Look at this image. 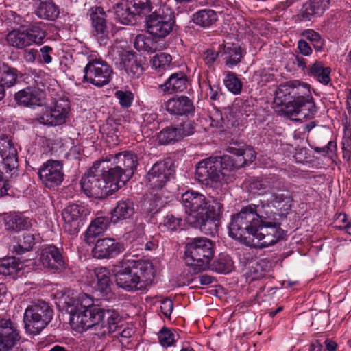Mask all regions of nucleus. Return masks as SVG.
Wrapping results in <instances>:
<instances>
[{"label": "nucleus", "mask_w": 351, "mask_h": 351, "mask_svg": "<svg viewBox=\"0 0 351 351\" xmlns=\"http://www.w3.org/2000/svg\"><path fill=\"white\" fill-rule=\"evenodd\" d=\"M158 139L160 144L167 145L180 140V135L176 127H167L158 133Z\"/></svg>", "instance_id": "obj_45"}, {"label": "nucleus", "mask_w": 351, "mask_h": 351, "mask_svg": "<svg viewBox=\"0 0 351 351\" xmlns=\"http://www.w3.org/2000/svg\"><path fill=\"white\" fill-rule=\"evenodd\" d=\"M102 160L108 162L109 175L119 185L121 182L124 184L130 179L138 165L137 156L129 151L110 155Z\"/></svg>", "instance_id": "obj_9"}, {"label": "nucleus", "mask_w": 351, "mask_h": 351, "mask_svg": "<svg viewBox=\"0 0 351 351\" xmlns=\"http://www.w3.org/2000/svg\"><path fill=\"white\" fill-rule=\"evenodd\" d=\"M177 132H179L180 139L184 136L191 135L195 132V123L191 121H186L176 127Z\"/></svg>", "instance_id": "obj_56"}, {"label": "nucleus", "mask_w": 351, "mask_h": 351, "mask_svg": "<svg viewBox=\"0 0 351 351\" xmlns=\"http://www.w3.org/2000/svg\"><path fill=\"white\" fill-rule=\"evenodd\" d=\"M59 9L51 1H42L35 10V14L38 17L46 20H55L59 15Z\"/></svg>", "instance_id": "obj_37"}, {"label": "nucleus", "mask_w": 351, "mask_h": 351, "mask_svg": "<svg viewBox=\"0 0 351 351\" xmlns=\"http://www.w3.org/2000/svg\"><path fill=\"white\" fill-rule=\"evenodd\" d=\"M122 243L112 238L98 239L92 250L93 256L97 259H110L117 256L124 251Z\"/></svg>", "instance_id": "obj_22"}, {"label": "nucleus", "mask_w": 351, "mask_h": 351, "mask_svg": "<svg viewBox=\"0 0 351 351\" xmlns=\"http://www.w3.org/2000/svg\"><path fill=\"white\" fill-rule=\"evenodd\" d=\"M265 265H266L265 261L261 260L252 267L251 272L254 275V278H260L265 275V269H263Z\"/></svg>", "instance_id": "obj_59"}, {"label": "nucleus", "mask_w": 351, "mask_h": 351, "mask_svg": "<svg viewBox=\"0 0 351 351\" xmlns=\"http://www.w3.org/2000/svg\"><path fill=\"white\" fill-rule=\"evenodd\" d=\"M330 0H309L304 5L306 16L322 15L328 8Z\"/></svg>", "instance_id": "obj_44"}, {"label": "nucleus", "mask_w": 351, "mask_h": 351, "mask_svg": "<svg viewBox=\"0 0 351 351\" xmlns=\"http://www.w3.org/2000/svg\"><path fill=\"white\" fill-rule=\"evenodd\" d=\"M265 208H269L268 204H251L232 215L228 226L229 235L246 245H255L254 237L260 227L261 218L265 219Z\"/></svg>", "instance_id": "obj_4"}, {"label": "nucleus", "mask_w": 351, "mask_h": 351, "mask_svg": "<svg viewBox=\"0 0 351 351\" xmlns=\"http://www.w3.org/2000/svg\"><path fill=\"white\" fill-rule=\"evenodd\" d=\"M112 73L111 66L105 61L91 60L84 69L83 81L101 87L110 82Z\"/></svg>", "instance_id": "obj_13"}, {"label": "nucleus", "mask_w": 351, "mask_h": 351, "mask_svg": "<svg viewBox=\"0 0 351 351\" xmlns=\"http://www.w3.org/2000/svg\"><path fill=\"white\" fill-rule=\"evenodd\" d=\"M92 26L93 35L100 45H106L108 40L109 30L106 24V14L104 9L99 6L90 8L88 11Z\"/></svg>", "instance_id": "obj_21"}, {"label": "nucleus", "mask_w": 351, "mask_h": 351, "mask_svg": "<svg viewBox=\"0 0 351 351\" xmlns=\"http://www.w3.org/2000/svg\"><path fill=\"white\" fill-rule=\"evenodd\" d=\"M45 36V31L40 24H33L25 30L14 29L10 32L6 36V41L10 46L23 49L33 43H42Z\"/></svg>", "instance_id": "obj_12"}, {"label": "nucleus", "mask_w": 351, "mask_h": 351, "mask_svg": "<svg viewBox=\"0 0 351 351\" xmlns=\"http://www.w3.org/2000/svg\"><path fill=\"white\" fill-rule=\"evenodd\" d=\"M121 63L123 64L125 71L132 77L138 78L143 71V66L138 60L137 55L133 51H123L121 55Z\"/></svg>", "instance_id": "obj_31"}, {"label": "nucleus", "mask_w": 351, "mask_h": 351, "mask_svg": "<svg viewBox=\"0 0 351 351\" xmlns=\"http://www.w3.org/2000/svg\"><path fill=\"white\" fill-rule=\"evenodd\" d=\"M173 309V302L170 299H165L161 302L160 310L166 317H169Z\"/></svg>", "instance_id": "obj_62"}, {"label": "nucleus", "mask_w": 351, "mask_h": 351, "mask_svg": "<svg viewBox=\"0 0 351 351\" xmlns=\"http://www.w3.org/2000/svg\"><path fill=\"white\" fill-rule=\"evenodd\" d=\"M0 155L2 158V167L6 171H11L17 167V152L10 141H5L0 147Z\"/></svg>", "instance_id": "obj_30"}, {"label": "nucleus", "mask_w": 351, "mask_h": 351, "mask_svg": "<svg viewBox=\"0 0 351 351\" xmlns=\"http://www.w3.org/2000/svg\"><path fill=\"white\" fill-rule=\"evenodd\" d=\"M211 120L210 125L212 127L223 128L225 127H229L228 121H226L222 117L221 112L219 111L215 112L210 117Z\"/></svg>", "instance_id": "obj_57"}, {"label": "nucleus", "mask_w": 351, "mask_h": 351, "mask_svg": "<svg viewBox=\"0 0 351 351\" xmlns=\"http://www.w3.org/2000/svg\"><path fill=\"white\" fill-rule=\"evenodd\" d=\"M86 214L87 210L82 206L73 204L66 206L62 212L64 231L72 237L77 236L85 223Z\"/></svg>", "instance_id": "obj_16"}, {"label": "nucleus", "mask_w": 351, "mask_h": 351, "mask_svg": "<svg viewBox=\"0 0 351 351\" xmlns=\"http://www.w3.org/2000/svg\"><path fill=\"white\" fill-rule=\"evenodd\" d=\"M233 262L231 258L225 254H221L218 259L215 261L212 265V269L218 273L227 274L232 271Z\"/></svg>", "instance_id": "obj_48"}, {"label": "nucleus", "mask_w": 351, "mask_h": 351, "mask_svg": "<svg viewBox=\"0 0 351 351\" xmlns=\"http://www.w3.org/2000/svg\"><path fill=\"white\" fill-rule=\"evenodd\" d=\"M330 67H324L322 62L316 61L307 69V74L326 85L330 82Z\"/></svg>", "instance_id": "obj_39"}, {"label": "nucleus", "mask_w": 351, "mask_h": 351, "mask_svg": "<svg viewBox=\"0 0 351 351\" xmlns=\"http://www.w3.org/2000/svg\"><path fill=\"white\" fill-rule=\"evenodd\" d=\"M128 2L136 16L146 14L152 10L149 0H128Z\"/></svg>", "instance_id": "obj_50"}, {"label": "nucleus", "mask_w": 351, "mask_h": 351, "mask_svg": "<svg viewBox=\"0 0 351 351\" xmlns=\"http://www.w3.org/2000/svg\"><path fill=\"white\" fill-rule=\"evenodd\" d=\"M53 314L52 308L43 300L29 305L24 313L26 331L33 335L39 334L50 323Z\"/></svg>", "instance_id": "obj_10"}, {"label": "nucleus", "mask_w": 351, "mask_h": 351, "mask_svg": "<svg viewBox=\"0 0 351 351\" xmlns=\"http://www.w3.org/2000/svg\"><path fill=\"white\" fill-rule=\"evenodd\" d=\"M115 97L119 100L120 105L123 108H129L134 99V94L130 91L117 90L115 93Z\"/></svg>", "instance_id": "obj_52"}, {"label": "nucleus", "mask_w": 351, "mask_h": 351, "mask_svg": "<svg viewBox=\"0 0 351 351\" xmlns=\"http://www.w3.org/2000/svg\"><path fill=\"white\" fill-rule=\"evenodd\" d=\"M97 281L110 280V271L105 267H97L94 270Z\"/></svg>", "instance_id": "obj_61"}, {"label": "nucleus", "mask_w": 351, "mask_h": 351, "mask_svg": "<svg viewBox=\"0 0 351 351\" xmlns=\"http://www.w3.org/2000/svg\"><path fill=\"white\" fill-rule=\"evenodd\" d=\"M116 19L123 25H134L136 21V15L130 5L125 3H117L114 6Z\"/></svg>", "instance_id": "obj_35"}, {"label": "nucleus", "mask_w": 351, "mask_h": 351, "mask_svg": "<svg viewBox=\"0 0 351 351\" xmlns=\"http://www.w3.org/2000/svg\"><path fill=\"white\" fill-rule=\"evenodd\" d=\"M182 225V219L177 217L172 214H167L164 217L162 221L159 223V228L162 232H173L180 228Z\"/></svg>", "instance_id": "obj_47"}, {"label": "nucleus", "mask_w": 351, "mask_h": 351, "mask_svg": "<svg viewBox=\"0 0 351 351\" xmlns=\"http://www.w3.org/2000/svg\"><path fill=\"white\" fill-rule=\"evenodd\" d=\"M166 109L171 114L189 116L193 114L195 107L188 97L181 96L169 99Z\"/></svg>", "instance_id": "obj_27"}, {"label": "nucleus", "mask_w": 351, "mask_h": 351, "mask_svg": "<svg viewBox=\"0 0 351 351\" xmlns=\"http://www.w3.org/2000/svg\"><path fill=\"white\" fill-rule=\"evenodd\" d=\"M116 285L125 291H145L152 285L155 269L152 263L143 260H123L114 270Z\"/></svg>", "instance_id": "obj_3"}, {"label": "nucleus", "mask_w": 351, "mask_h": 351, "mask_svg": "<svg viewBox=\"0 0 351 351\" xmlns=\"http://www.w3.org/2000/svg\"><path fill=\"white\" fill-rule=\"evenodd\" d=\"M145 29L153 38L161 40L167 37L176 26V16L173 9L162 4L145 18Z\"/></svg>", "instance_id": "obj_8"}, {"label": "nucleus", "mask_w": 351, "mask_h": 351, "mask_svg": "<svg viewBox=\"0 0 351 351\" xmlns=\"http://www.w3.org/2000/svg\"><path fill=\"white\" fill-rule=\"evenodd\" d=\"M34 243V235L31 233H24L22 235L14 237L10 247L13 252L22 254L31 250Z\"/></svg>", "instance_id": "obj_33"}, {"label": "nucleus", "mask_w": 351, "mask_h": 351, "mask_svg": "<svg viewBox=\"0 0 351 351\" xmlns=\"http://www.w3.org/2000/svg\"><path fill=\"white\" fill-rule=\"evenodd\" d=\"M40 51L39 58H42V60H40V62L43 61L45 64H49L52 62V57L51 56V53L53 51L52 47L45 45L40 49Z\"/></svg>", "instance_id": "obj_60"}, {"label": "nucleus", "mask_w": 351, "mask_h": 351, "mask_svg": "<svg viewBox=\"0 0 351 351\" xmlns=\"http://www.w3.org/2000/svg\"><path fill=\"white\" fill-rule=\"evenodd\" d=\"M293 202V197L289 192L279 193L274 191L271 193L270 200L267 204L276 209L278 212L276 215H278L281 219H285L291 210ZM269 210H271V206H269Z\"/></svg>", "instance_id": "obj_25"}, {"label": "nucleus", "mask_w": 351, "mask_h": 351, "mask_svg": "<svg viewBox=\"0 0 351 351\" xmlns=\"http://www.w3.org/2000/svg\"><path fill=\"white\" fill-rule=\"evenodd\" d=\"M101 308L93 304H88L76 306L71 310V320L75 322L83 330L99 327L101 320Z\"/></svg>", "instance_id": "obj_14"}, {"label": "nucleus", "mask_w": 351, "mask_h": 351, "mask_svg": "<svg viewBox=\"0 0 351 351\" xmlns=\"http://www.w3.org/2000/svg\"><path fill=\"white\" fill-rule=\"evenodd\" d=\"M269 210V208H265V219L261 218L260 227L254 237V240L262 241L261 247L273 245L285 235V231L281 228V223L276 218V213Z\"/></svg>", "instance_id": "obj_11"}, {"label": "nucleus", "mask_w": 351, "mask_h": 351, "mask_svg": "<svg viewBox=\"0 0 351 351\" xmlns=\"http://www.w3.org/2000/svg\"><path fill=\"white\" fill-rule=\"evenodd\" d=\"M175 169L171 159L155 163L147 174V184L152 189H161L173 176Z\"/></svg>", "instance_id": "obj_17"}, {"label": "nucleus", "mask_w": 351, "mask_h": 351, "mask_svg": "<svg viewBox=\"0 0 351 351\" xmlns=\"http://www.w3.org/2000/svg\"><path fill=\"white\" fill-rule=\"evenodd\" d=\"M6 229L19 231L30 228L31 221L21 213H10L5 219Z\"/></svg>", "instance_id": "obj_36"}, {"label": "nucleus", "mask_w": 351, "mask_h": 351, "mask_svg": "<svg viewBox=\"0 0 351 351\" xmlns=\"http://www.w3.org/2000/svg\"><path fill=\"white\" fill-rule=\"evenodd\" d=\"M108 165L102 160L95 161L87 174L82 178L81 187L88 197L104 198L120 188L118 182L109 175Z\"/></svg>", "instance_id": "obj_5"}, {"label": "nucleus", "mask_w": 351, "mask_h": 351, "mask_svg": "<svg viewBox=\"0 0 351 351\" xmlns=\"http://www.w3.org/2000/svg\"><path fill=\"white\" fill-rule=\"evenodd\" d=\"M101 315L99 326L103 328L101 335H105L117 331L121 321L119 313L115 310L101 308Z\"/></svg>", "instance_id": "obj_29"}, {"label": "nucleus", "mask_w": 351, "mask_h": 351, "mask_svg": "<svg viewBox=\"0 0 351 351\" xmlns=\"http://www.w3.org/2000/svg\"><path fill=\"white\" fill-rule=\"evenodd\" d=\"M39 261L42 265L52 270H62L66 262L60 250L54 245H49L41 250Z\"/></svg>", "instance_id": "obj_24"}, {"label": "nucleus", "mask_w": 351, "mask_h": 351, "mask_svg": "<svg viewBox=\"0 0 351 351\" xmlns=\"http://www.w3.org/2000/svg\"><path fill=\"white\" fill-rule=\"evenodd\" d=\"M96 289L105 300H110L114 298V294L112 291V282L110 280L97 281Z\"/></svg>", "instance_id": "obj_51"}, {"label": "nucleus", "mask_w": 351, "mask_h": 351, "mask_svg": "<svg viewBox=\"0 0 351 351\" xmlns=\"http://www.w3.org/2000/svg\"><path fill=\"white\" fill-rule=\"evenodd\" d=\"M224 85L227 89L234 95H238L241 92L243 83L237 77L235 73L227 71L223 80Z\"/></svg>", "instance_id": "obj_46"}, {"label": "nucleus", "mask_w": 351, "mask_h": 351, "mask_svg": "<svg viewBox=\"0 0 351 351\" xmlns=\"http://www.w3.org/2000/svg\"><path fill=\"white\" fill-rule=\"evenodd\" d=\"M284 184L282 182L275 176L259 177L252 180L249 187L251 190L256 191L259 193H265L280 191Z\"/></svg>", "instance_id": "obj_26"}, {"label": "nucleus", "mask_w": 351, "mask_h": 351, "mask_svg": "<svg viewBox=\"0 0 351 351\" xmlns=\"http://www.w3.org/2000/svg\"><path fill=\"white\" fill-rule=\"evenodd\" d=\"M135 213L134 204L132 199H125L119 201L111 212V221L117 223L120 221L131 218Z\"/></svg>", "instance_id": "obj_28"}, {"label": "nucleus", "mask_w": 351, "mask_h": 351, "mask_svg": "<svg viewBox=\"0 0 351 351\" xmlns=\"http://www.w3.org/2000/svg\"><path fill=\"white\" fill-rule=\"evenodd\" d=\"M228 152L234 155L237 158L231 156V168L232 172L245 165L251 163L256 158V152L252 148L248 147L243 143H231L227 148Z\"/></svg>", "instance_id": "obj_23"}, {"label": "nucleus", "mask_w": 351, "mask_h": 351, "mask_svg": "<svg viewBox=\"0 0 351 351\" xmlns=\"http://www.w3.org/2000/svg\"><path fill=\"white\" fill-rule=\"evenodd\" d=\"M274 104L282 115L295 120L312 118L317 112L308 85L298 80L280 84Z\"/></svg>", "instance_id": "obj_1"}, {"label": "nucleus", "mask_w": 351, "mask_h": 351, "mask_svg": "<svg viewBox=\"0 0 351 351\" xmlns=\"http://www.w3.org/2000/svg\"><path fill=\"white\" fill-rule=\"evenodd\" d=\"M304 36L306 39L311 41L316 51H321L322 49L324 41L318 33L313 30L309 29L305 32Z\"/></svg>", "instance_id": "obj_53"}, {"label": "nucleus", "mask_w": 351, "mask_h": 351, "mask_svg": "<svg viewBox=\"0 0 351 351\" xmlns=\"http://www.w3.org/2000/svg\"><path fill=\"white\" fill-rule=\"evenodd\" d=\"M17 324L10 318L0 319V351H11L20 342Z\"/></svg>", "instance_id": "obj_19"}, {"label": "nucleus", "mask_w": 351, "mask_h": 351, "mask_svg": "<svg viewBox=\"0 0 351 351\" xmlns=\"http://www.w3.org/2000/svg\"><path fill=\"white\" fill-rule=\"evenodd\" d=\"M38 56V50L35 49H25L23 52V59L29 63H33Z\"/></svg>", "instance_id": "obj_63"}, {"label": "nucleus", "mask_w": 351, "mask_h": 351, "mask_svg": "<svg viewBox=\"0 0 351 351\" xmlns=\"http://www.w3.org/2000/svg\"><path fill=\"white\" fill-rule=\"evenodd\" d=\"M171 56L167 53L155 55L152 59V66L158 71H162L171 66Z\"/></svg>", "instance_id": "obj_49"}, {"label": "nucleus", "mask_w": 351, "mask_h": 351, "mask_svg": "<svg viewBox=\"0 0 351 351\" xmlns=\"http://www.w3.org/2000/svg\"><path fill=\"white\" fill-rule=\"evenodd\" d=\"M23 267V263L15 257H8L0 262V274L5 276H14Z\"/></svg>", "instance_id": "obj_43"}, {"label": "nucleus", "mask_w": 351, "mask_h": 351, "mask_svg": "<svg viewBox=\"0 0 351 351\" xmlns=\"http://www.w3.org/2000/svg\"><path fill=\"white\" fill-rule=\"evenodd\" d=\"M110 224L108 218L100 217L95 218L89 225L85 233L87 242L89 239L103 234Z\"/></svg>", "instance_id": "obj_40"}, {"label": "nucleus", "mask_w": 351, "mask_h": 351, "mask_svg": "<svg viewBox=\"0 0 351 351\" xmlns=\"http://www.w3.org/2000/svg\"><path fill=\"white\" fill-rule=\"evenodd\" d=\"M181 201L189 224L206 235L214 236L217 232L223 204L217 201H208L204 195L194 191L183 193Z\"/></svg>", "instance_id": "obj_2"}, {"label": "nucleus", "mask_w": 351, "mask_h": 351, "mask_svg": "<svg viewBox=\"0 0 351 351\" xmlns=\"http://www.w3.org/2000/svg\"><path fill=\"white\" fill-rule=\"evenodd\" d=\"M38 174L46 187L53 189L64 180L63 164L59 160H49L41 166Z\"/></svg>", "instance_id": "obj_18"}, {"label": "nucleus", "mask_w": 351, "mask_h": 351, "mask_svg": "<svg viewBox=\"0 0 351 351\" xmlns=\"http://www.w3.org/2000/svg\"><path fill=\"white\" fill-rule=\"evenodd\" d=\"M134 47L138 51L152 53L158 49V44L155 38L147 36L143 34L137 35L134 43Z\"/></svg>", "instance_id": "obj_42"}, {"label": "nucleus", "mask_w": 351, "mask_h": 351, "mask_svg": "<svg viewBox=\"0 0 351 351\" xmlns=\"http://www.w3.org/2000/svg\"><path fill=\"white\" fill-rule=\"evenodd\" d=\"M298 49L304 56H309L312 53L310 45L304 40H300L298 43Z\"/></svg>", "instance_id": "obj_64"}, {"label": "nucleus", "mask_w": 351, "mask_h": 351, "mask_svg": "<svg viewBox=\"0 0 351 351\" xmlns=\"http://www.w3.org/2000/svg\"><path fill=\"white\" fill-rule=\"evenodd\" d=\"M174 337L175 335L167 328H163L158 333L159 341L163 347L171 346L175 341Z\"/></svg>", "instance_id": "obj_55"}, {"label": "nucleus", "mask_w": 351, "mask_h": 351, "mask_svg": "<svg viewBox=\"0 0 351 351\" xmlns=\"http://www.w3.org/2000/svg\"><path fill=\"white\" fill-rule=\"evenodd\" d=\"M232 167L230 156H210L197 163L195 177L206 187H217L223 181L228 182L231 180Z\"/></svg>", "instance_id": "obj_6"}, {"label": "nucleus", "mask_w": 351, "mask_h": 351, "mask_svg": "<svg viewBox=\"0 0 351 351\" xmlns=\"http://www.w3.org/2000/svg\"><path fill=\"white\" fill-rule=\"evenodd\" d=\"M223 53L225 56L226 65L228 68H232L237 65L242 60L243 52L241 47L232 44L231 45H224Z\"/></svg>", "instance_id": "obj_41"}, {"label": "nucleus", "mask_w": 351, "mask_h": 351, "mask_svg": "<svg viewBox=\"0 0 351 351\" xmlns=\"http://www.w3.org/2000/svg\"><path fill=\"white\" fill-rule=\"evenodd\" d=\"M160 88L164 92L169 93L183 92L187 88L186 75L182 72L174 73L160 85Z\"/></svg>", "instance_id": "obj_32"}, {"label": "nucleus", "mask_w": 351, "mask_h": 351, "mask_svg": "<svg viewBox=\"0 0 351 351\" xmlns=\"http://www.w3.org/2000/svg\"><path fill=\"white\" fill-rule=\"evenodd\" d=\"M219 52L212 49L205 50L202 54V58L208 68H213L219 58Z\"/></svg>", "instance_id": "obj_54"}, {"label": "nucleus", "mask_w": 351, "mask_h": 351, "mask_svg": "<svg viewBox=\"0 0 351 351\" xmlns=\"http://www.w3.org/2000/svg\"><path fill=\"white\" fill-rule=\"evenodd\" d=\"M218 19L217 12L211 9H203L193 15V21L202 27H208L216 23Z\"/></svg>", "instance_id": "obj_38"}, {"label": "nucleus", "mask_w": 351, "mask_h": 351, "mask_svg": "<svg viewBox=\"0 0 351 351\" xmlns=\"http://www.w3.org/2000/svg\"><path fill=\"white\" fill-rule=\"evenodd\" d=\"M48 77L43 75L35 80L37 88L27 87L15 93L14 99L19 105L25 106H40L44 92L49 88Z\"/></svg>", "instance_id": "obj_15"}, {"label": "nucleus", "mask_w": 351, "mask_h": 351, "mask_svg": "<svg viewBox=\"0 0 351 351\" xmlns=\"http://www.w3.org/2000/svg\"><path fill=\"white\" fill-rule=\"evenodd\" d=\"M214 244L204 237L193 239L186 245L184 261L190 272L198 274L209 267L214 254Z\"/></svg>", "instance_id": "obj_7"}, {"label": "nucleus", "mask_w": 351, "mask_h": 351, "mask_svg": "<svg viewBox=\"0 0 351 351\" xmlns=\"http://www.w3.org/2000/svg\"><path fill=\"white\" fill-rule=\"evenodd\" d=\"M337 148L336 143L330 141L328 144L323 147H314L313 150L318 154L326 156L330 153H332Z\"/></svg>", "instance_id": "obj_58"}, {"label": "nucleus", "mask_w": 351, "mask_h": 351, "mask_svg": "<svg viewBox=\"0 0 351 351\" xmlns=\"http://www.w3.org/2000/svg\"><path fill=\"white\" fill-rule=\"evenodd\" d=\"M19 71L8 64L0 62V83L4 88H11L19 82Z\"/></svg>", "instance_id": "obj_34"}, {"label": "nucleus", "mask_w": 351, "mask_h": 351, "mask_svg": "<svg viewBox=\"0 0 351 351\" xmlns=\"http://www.w3.org/2000/svg\"><path fill=\"white\" fill-rule=\"evenodd\" d=\"M69 102L65 99L56 101L53 107L47 109L38 118V121L46 125H60L66 122L69 112Z\"/></svg>", "instance_id": "obj_20"}]
</instances>
